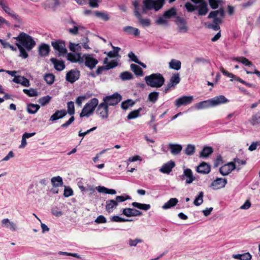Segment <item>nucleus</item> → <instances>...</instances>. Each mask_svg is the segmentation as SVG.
I'll return each instance as SVG.
<instances>
[{
  "label": "nucleus",
  "mask_w": 260,
  "mask_h": 260,
  "mask_svg": "<svg viewBox=\"0 0 260 260\" xmlns=\"http://www.w3.org/2000/svg\"><path fill=\"white\" fill-rule=\"evenodd\" d=\"M39 108V105L37 104H29L27 106V111L30 113L34 114L37 112Z\"/></svg>",
  "instance_id": "nucleus-56"
},
{
  "label": "nucleus",
  "mask_w": 260,
  "mask_h": 260,
  "mask_svg": "<svg viewBox=\"0 0 260 260\" xmlns=\"http://www.w3.org/2000/svg\"><path fill=\"white\" fill-rule=\"evenodd\" d=\"M226 183L227 180L226 179L217 178L216 180L212 182L211 187H212L213 189L217 190L224 187Z\"/></svg>",
  "instance_id": "nucleus-19"
},
{
  "label": "nucleus",
  "mask_w": 260,
  "mask_h": 260,
  "mask_svg": "<svg viewBox=\"0 0 260 260\" xmlns=\"http://www.w3.org/2000/svg\"><path fill=\"white\" fill-rule=\"evenodd\" d=\"M175 22L177 25L178 31L181 33H186L188 31V27L185 20L180 17L176 18Z\"/></svg>",
  "instance_id": "nucleus-15"
},
{
  "label": "nucleus",
  "mask_w": 260,
  "mask_h": 260,
  "mask_svg": "<svg viewBox=\"0 0 260 260\" xmlns=\"http://www.w3.org/2000/svg\"><path fill=\"white\" fill-rule=\"evenodd\" d=\"M236 169L235 164L233 162H230L221 166L219 169V172L222 175L226 176Z\"/></svg>",
  "instance_id": "nucleus-14"
},
{
  "label": "nucleus",
  "mask_w": 260,
  "mask_h": 260,
  "mask_svg": "<svg viewBox=\"0 0 260 260\" xmlns=\"http://www.w3.org/2000/svg\"><path fill=\"white\" fill-rule=\"evenodd\" d=\"M90 97V95L86 96L85 95H81L77 98L76 99V103L78 107H81L82 103L87 100L88 98Z\"/></svg>",
  "instance_id": "nucleus-54"
},
{
  "label": "nucleus",
  "mask_w": 260,
  "mask_h": 260,
  "mask_svg": "<svg viewBox=\"0 0 260 260\" xmlns=\"http://www.w3.org/2000/svg\"><path fill=\"white\" fill-rule=\"evenodd\" d=\"M96 189L99 192L110 194H115L116 193V191L115 189H109L104 186H99L96 187Z\"/></svg>",
  "instance_id": "nucleus-37"
},
{
  "label": "nucleus",
  "mask_w": 260,
  "mask_h": 260,
  "mask_svg": "<svg viewBox=\"0 0 260 260\" xmlns=\"http://www.w3.org/2000/svg\"><path fill=\"white\" fill-rule=\"evenodd\" d=\"M119 77L122 80L125 81L132 79L133 76L129 72H123L120 74Z\"/></svg>",
  "instance_id": "nucleus-49"
},
{
  "label": "nucleus",
  "mask_w": 260,
  "mask_h": 260,
  "mask_svg": "<svg viewBox=\"0 0 260 260\" xmlns=\"http://www.w3.org/2000/svg\"><path fill=\"white\" fill-rule=\"evenodd\" d=\"M121 100V96L117 93H114L110 96H106L104 98V102L100 104L98 107V110L100 111V113H108V105H115L119 103Z\"/></svg>",
  "instance_id": "nucleus-2"
},
{
  "label": "nucleus",
  "mask_w": 260,
  "mask_h": 260,
  "mask_svg": "<svg viewBox=\"0 0 260 260\" xmlns=\"http://www.w3.org/2000/svg\"><path fill=\"white\" fill-rule=\"evenodd\" d=\"M178 202V200L177 198H171L162 206V208L164 210L170 209L176 206Z\"/></svg>",
  "instance_id": "nucleus-34"
},
{
  "label": "nucleus",
  "mask_w": 260,
  "mask_h": 260,
  "mask_svg": "<svg viewBox=\"0 0 260 260\" xmlns=\"http://www.w3.org/2000/svg\"><path fill=\"white\" fill-rule=\"evenodd\" d=\"M1 225L3 228L8 229L12 232H16L18 230L16 223L9 218L3 219L1 221Z\"/></svg>",
  "instance_id": "nucleus-11"
},
{
  "label": "nucleus",
  "mask_w": 260,
  "mask_h": 260,
  "mask_svg": "<svg viewBox=\"0 0 260 260\" xmlns=\"http://www.w3.org/2000/svg\"><path fill=\"white\" fill-rule=\"evenodd\" d=\"M224 16V11L222 9H220L218 10L211 12L208 15V18H213V22L218 24L220 23L222 21V18Z\"/></svg>",
  "instance_id": "nucleus-9"
},
{
  "label": "nucleus",
  "mask_w": 260,
  "mask_h": 260,
  "mask_svg": "<svg viewBox=\"0 0 260 260\" xmlns=\"http://www.w3.org/2000/svg\"><path fill=\"white\" fill-rule=\"evenodd\" d=\"M133 4L135 7V15L138 19L139 23L143 26H149L150 25V20L149 19L142 18L139 12V3L135 1Z\"/></svg>",
  "instance_id": "nucleus-8"
},
{
  "label": "nucleus",
  "mask_w": 260,
  "mask_h": 260,
  "mask_svg": "<svg viewBox=\"0 0 260 260\" xmlns=\"http://www.w3.org/2000/svg\"><path fill=\"white\" fill-rule=\"evenodd\" d=\"M123 30L128 35H133L135 37H139L140 30L138 28L131 26H126L123 28Z\"/></svg>",
  "instance_id": "nucleus-29"
},
{
  "label": "nucleus",
  "mask_w": 260,
  "mask_h": 260,
  "mask_svg": "<svg viewBox=\"0 0 260 260\" xmlns=\"http://www.w3.org/2000/svg\"><path fill=\"white\" fill-rule=\"evenodd\" d=\"M175 164L174 161L170 160L163 165L160 168L159 171L163 173L169 174L172 171V169L175 167Z\"/></svg>",
  "instance_id": "nucleus-23"
},
{
  "label": "nucleus",
  "mask_w": 260,
  "mask_h": 260,
  "mask_svg": "<svg viewBox=\"0 0 260 260\" xmlns=\"http://www.w3.org/2000/svg\"><path fill=\"white\" fill-rule=\"evenodd\" d=\"M213 152V149L211 147H204L200 153L201 157H207Z\"/></svg>",
  "instance_id": "nucleus-39"
},
{
  "label": "nucleus",
  "mask_w": 260,
  "mask_h": 260,
  "mask_svg": "<svg viewBox=\"0 0 260 260\" xmlns=\"http://www.w3.org/2000/svg\"><path fill=\"white\" fill-rule=\"evenodd\" d=\"M177 14L176 9L175 8H172L169 10L166 11L164 13V15L169 20Z\"/></svg>",
  "instance_id": "nucleus-44"
},
{
  "label": "nucleus",
  "mask_w": 260,
  "mask_h": 260,
  "mask_svg": "<svg viewBox=\"0 0 260 260\" xmlns=\"http://www.w3.org/2000/svg\"><path fill=\"white\" fill-rule=\"evenodd\" d=\"M212 107H215L220 104L226 103L228 100L222 95L216 96L210 99Z\"/></svg>",
  "instance_id": "nucleus-21"
},
{
  "label": "nucleus",
  "mask_w": 260,
  "mask_h": 260,
  "mask_svg": "<svg viewBox=\"0 0 260 260\" xmlns=\"http://www.w3.org/2000/svg\"><path fill=\"white\" fill-rule=\"evenodd\" d=\"M55 77L52 74H47L44 76V80L48 84H52L54 81Z\"/></svg>",
  "instance_id": "nucleus-57"
},
{
  "label": "nucleus",
  "mask_w": 260,
  "mask_h": 260,
  "mask_svg": "<svg viewBox=\"0 0 260 260\" xmlns=\"http://www.w3.org/2000/svg\"><path fill=\"white\" fill-rule=\"evenodd\" d=\"M67 59L72 62L82 63V56L80 53H69L67 55Z\"/></svg>",
  "instance_id": "nucleus-24"
},
{
  "label": "nucleus",
  "mask_w": 260,
  "mask_h": 260,
  "mask_svg": "<svg viewBox=\"0 0 260 260\" xmlns=\"http://www.w3.org/2000/svg\"><path fill=\"white\" fill-rule=\"evenodd\" d=\"M131 69L137 76H142L143 75L142 69L137 64H132Z\"/></svg>",
  "instance_id": "nucleus-43"
},
{
  "label": "nucleus",
  "mask_w": 260,
  "mask_h": 260,
  "mask_svg": "<svg viewBox=\"0 0 260 260\" xmlns=\"http://www.w3.org/2000/svg\"><path fill=\"white\" fill-rule=\"evenodd\" d=\"M197 171L199 173L207 174L210 172V167L207 163L203 162L197 167Z\"/></svg>",
  "instance_id": "nucleus-27"
},
{
  "label": "nucleus",
  "mask_w": 260,
  "mask_h": 260,
  "mask_svg": "<svg viewBox=\"0 0 260 260\" xmlns=\"http://www.w3.org/2000/svg\"><path fill=\"white\" fill-rule=\"evenodd\" d=\"M14 38L28 51L30 50L36 45V42L33 38L24 32H21L18 36Z\"/></svg>",
  "instance_id": "nucleus-5"
},
{
  "label": "nucleus",
  "mask_w": 260,
  "mask_h": 260,
  "mask_svg": "<svg viewBox=\"0 0 260 260\" xmlns=\"http://www.w3.org/2000/svg\"><path fill=\"white\" fill-rule=\"evenodd\" d=\"M180 81V76L178 73L172 74L166 87L164 89V92H167L171 88L174 87Z\"/></svg>",
  "instance_id": "nucleus-12"
},
{
  "label": "nucleus",
  "mask_w": 260,
  "mask_h": 260,
  "mask_svg": "<svg viewBox=\"0 0 260 260\" xmlns=\"http://www.w3.org/2000/svg\"><path fill=\"white\" fill-rule=\"evenodd\" d=\"M134 102L131 100H127L123 102L121 104V108L124 110H126L134 105Z\"/></svg>",
  "instance_id": "nucleus-52"
},
{
  "label": "nucleus",
  "mask_w": 260,
  "mask_h": 260,
  "mask_svg": "<svg viewBox=\"0 0 260 260\" xmlns=\"http://www.w3.org/2000/svg\"><path fill=\"white\" fill-rule=\"evenodd\" d=\"M203 195L204 193L203 191H201L199 192L198 197L196 198L194 200L193 204L196 206H200L203 202Z\"/></svg>",
  "instance_id": "nucleus-51"
},
{
  "label": "nucleus",
  "mask_w": 260,
  "mask_h": 260,
  "mask_svg": "<svg viewBox=\"0 0 260 260\" xmlns=\"http://www.w3.org/2000/svg\"><path fill=\"white\" fill-rule=\"evenodd\" d=\"M49 50L50 47L49 45L47 44H43L39 47V54L41 56H46L49 53Z\"/></svg>",
  "instance_id": "nucleus-40"
},
{
  "label": "nucleus",
  "mask_w": 260,
  "mask_h": 260,
  "mask_svg": "<svg viewBox=\"0 0 260 260\" xmlns=\"http://www.w3.org/2000/svg\"><path fill=\"white\" fill-rule=\"evenodd\" d=\"M50 61L53 64L54 68L57 71H61L65 68L64 62L62 60L51 58Z\"/></svg>",
  "instance_id": "nucleus-28"
},
{
  "label": "nucleus",
  "mask_w": 260,
  "mask_h": 260,
  "mask_svg": "<svg viewBox=\"0 0 260 260\" xmlns=\"http://www.w3.org/2000/svg\"><path fill=\"white\" fill-rule=\"evenodd\" d=\"M169 67L170 69L178 71L181 69V62L180 60L172 59L169 63Z\"/></svg>",
  "instance_id": "nucleus-35"
},
{
  "label": "nucleus",
  "mask_w": 260,
  "mask_h": 260,
  "mask_svg": "<svg viewBox=\"0 0 260 260\" xmlns=\"http://www.w3.org/2000/svg\"><path fill=\"white\" fill-rule=\"evenodd\" d=\"M52 45L53 48L58 52L59 56L66 54L67 50L63 42H52Z\"/></svg>",
  "instance_id": "nucleus-17"
},
{
  "label": "nucleus",
  "mask_w": 260,
  "mask_h": 260,
  "mask_svg": "<svg viewBox=\"0 0 260 260\" xmlns=\"http://www.w3.org/2000/svg\"><path fill=\"white\" fill-rule=\"evenodd\" d=\"M251 123L253 125H256L260 123V116L259 115H253L251 120Z\"/></svg>",
  "instance_id": "nucleus-64"
},
{
  "label": "nucleus",
  "mask_w": 260,
  "mask_h": 260,
  "mask_svg": "<svg viewBox=\"0 0 260 260\" xmlns=\"http://www.w3.org/2000/svg\"><path fill=\"white\" fill-rule=\"evenodd\" d=\"M122 213L123 215L128 217L140 216L142 214V212L139 210L130 208L123 209L122 210Z\"/></svg>",
  "instance_id": "nucleus-16"
},
{
  "label": "nucleus",
  "mask_w": 260,
  "mask_h": 260,
  "mask_svg": "<svg viewBox=\"0 0 260 260\" xmlns=\"http://www.w3.org/2000/svg\"><path fill=\"white\" fill-rule=\"evenodd\" d=\"M73 194V191L71 188L68 186H64L63 196L65 197H69L72 196Z\"/></svg>",
  "instance_id": "nucleus-62"
},
{
  "label": "nucleus",
  "mask_w": 260,
  "mask_h": 260,
  "mask_svg": "<svg viewBox=\"0 0 260 260\" xmlns=\"http://www.w3.org/2000/svg\"><path fill=\"white\" fill-rule=\"evenodd\" d=\"M94 15L98 18H99L100 19L104 21H108L109 20V15L107 14L104 12L96 11L95 12Z\"/></svg>",
  "instance_id": "nucleus-50"
},
{
  "label": "nucleus",
  "mask_w": 260,
  "mask_h": 260,
  "mask_svg": "<svg viewBox=\"0 0 260 260\" xmlns=\"http://www.w3.org/2000/svg\"><path fill=\"white\" fill-rule=\"evenodd\" d=\"M99 101L96 98L92 99L83 107L81 114H91L98 105Z\"/></svg>",
  "instance_id": "nucleus-7"
},
{
  "label": "nucleus",
  "mask_w": 260,
  "mask_h": 260,
  "mask_svg": "<svg viewBox=\"0 0 260 260\" xmlns=\"http://www.w3.org/2000/svg\"><path fill=\"white\" fill-rule=\"evenodd\" d=\"M16 45L20 51L19 56L22 57L23 58H26L28 57V54L25 49L20 44L16 43Z\"/></svg>",
  "instance_id": "nucleus-53"
},
{
  "label": "nucleus",
  "mask_w": 260,
  "mask_h": 260,
  "mask_svg": "<svg viewBox=\"0 0 260 260\" xmlns=\"http://www.w3.org/2000/svg\"><path fill=\"white\" fill-rule=\"evenodd\" d=\"M82 63L90 69H93L98 63V59L94 57L92 54L85 53L82 55Z\"/></svg>",
  "instance_id": "nucleus-6"
},
{
  "label": "nucleus",
  "mask_w": 260,
  "mask_h": 260,
  "mask_svg": "<svg viewBox=\"0 0 260 260\" xmlns=\"http://www.w3.org/2000/svg\"><path fill=\"white\" fill-rule=\"evenodd\" d=\"M131 199V196L127 194L117 196H116L115 200H109L106 202L105 209L108 213H111L117 208L119 203L123 202L126 200Z\"/></svg>",
  "instance_id": "nucleus-4"
},
{
  "label": "nucleus",
  "mask_w": 260,
  "mask_h": 260,
  "mask_svg": "<svg viewBox=\"0 0 260 260\" xmlns=\"http://www.w3.org/2000/svg\"><path fill=\"white\" fill-rule=\"evenodd\" d=\"M69 48L71 51L75 52L81 51V46L79 43L70 42L69 45Z\"/></svg>",
  "instance_id": "nucleus-47"
},
{
  "label": "nucleus",
  "mask_w": 260,
  "mask_h": 260,
  "mask_svg": "<svg viewBox=\"0 0 260 260\" xmlns=\"http://www.w3.org/2000/svg\"><path fill=\"white\" fill-rule=\"evenodd\" d=\"M23 91L29 96H35L38 95L37 91L33 88H30L28 89H24Z\"/></svg>",
  "instance_id": "nucleus-58"
},
{
  "label": "nucleus",
  "mask_w": 260,
  "mask_h": 260,
  "mask_svg": "<svg viewBox=\"0 0 260 260\" xmlns=\"http://www.w3.org/2000/svg\"><path fill=\"white\" fill-rule=\"evenodd\" d=\"M59 4V0H46L41 6L45 10H54Z\"/></svg>",
  "instance_id": "nucleus-18"
},
{
  "label": "nucleus",
  "mask_w": 260,
  "mask_h": 260,
  "mask_svg": "<svg viewBox=\"0 0 260 260\" xmlns=\"http://www.w3.org/2000/svg\"><path fill=\"white\" fill-rule=\"evenodd\" d=\"M89 42V39L86 37H84L82 39L81 42H80V44L81 45V46H82L84 49L89 50L90 49V47L88 45Z\"/></svg>",
  "instance_id": "nucleus-60"
},
{
  "label": "nucleus",
  "mask_w": 260,
  "mask_h": 260,
  "mask_svg": "<svg viewBox=\"0 0 260 260\" xmlns=\"http://www.w3.org/2000/svg\"><path fill=\"white\" fill-rule=\"evenodd\" d=\"M166 0H144L142 6V13L146 14L149 10L158 11L165 3Z\"/></svg>",
  "instance_id": "nucleus-3"
},
{
  "label": "nucleus",
  "mask_w": 260,
  "mask_h": 260,
  "mask_svg": "<svg viewBox=\"0 0 260 260\" xmlns=\"http://www.w3.org/2000/svg\"><path fill=\"white\" fill-rule=\"evenodd\" d=\"M80 76V72L77 70H71L66 75V79L70 83H74Z\"/></svg>",
  "instance_id": "nucleus-22"
},
{
  "label": "nucleus",
  "mask_w": 260,
  "mask_h": 260,
  "mask_svg": "<svg viewBox=\"0 0 260 260\" xmlns=\"http://www.w3.org/2000/svg\"><path fill=\"white\" fill-rule=\"evenodd\" d=\"M180 177L182 180H185L186 184H190L196 179L191 170L190 169H184L183 173Z\"/></svg>",
  "instance_id": "nucleus-13"
},
{
  "label": "nucleus",
  "mask_w": 260,
  "mask_h": 260,
  "mask_svg": "<svg viewBox=\"0 0 260 260\" xmlns=\"http://www.w3.org/2000/svg\"><path fill=\"white\" fill-rule=\"evenodd\" d=\"M132 205L134 207H136L144 211H147L151 208V206L149 204H142L138 202H133L132 203Z\"/></svg>",
  "instance_id": "nucleus-41"
},
{
  "label": "nucleus",
  "mask_w": 260,
  "mask_h": 260,
  "mask_svg": "<svg viewBox=\"0 0 260 260\" xmlns=\"http://www.w3.org/2000/svg\"><path fill=\"white\" fill-rule=\"evenodd\" d=\"M232 257L239 260H250L252 256L250 253L246 252L243 254H233Z\"/></svg>",
  "instance_id": "nucleus-33"
},
{
  "label": "nucleus",
  "mask_w": 260,
  "mask_h": 260,
  "mask_svg": "<svg viewBox=\"0 0 260 260\" xmlns=\"http://www.w3.org/2000/svg\"><path fill=\"white\" fill-rule=\"evenodd\" d=\"M197 9H198L199 15L201 16L205 15L208 11L207 4L204 1L200 3L197 6Z\"/></svg>",
  "instance_id": "nucleus-30"
},
{
  "label": "nucleus",
  "mask_w": 260,
  "mask_h": 260,
  "mask_svg": "<svg viewBox=\"0 0 260 260\" xmlns=\"http://www.w3.org/2000/svg\"><path fill=\"white\" fill-rule=\"evenodd\" d=\"M185 153L187 155H192L195 151V146L193 145L188 144L184 150Z\"/></svg>",
  "instance_id": "nucleus-55"
},
{
  "label": "nucleus",
  "mask_w": 260,
  "mask_h": 260,
  "mask_svg": "<svg viewBox=\"0 0 260 260\" xmlns=\"http://www.w3.org/2000/svg\"><path fill=\"white\" fill-rule=\"evenodd\" d=\"M168 147L171 153L174 155H178L182 149V146L180 144L170 143Z\"/></svg>",
  "instance_id": "nucleus-26"
},
{
  "label": "nucleus",
  "mask_w": 260,
  "mask_h": 260,
  "mask_svg": "<svg viewBox=\"0 0 260 260\" xmlns=\"http://www.w3.org/2000/svg\"><path fill=\"white\" fill-rule=\"evenodd\" d=\"M113 50L111 51H110L108 53L105 52V54H106L108 58H119L120 56L118 54L119 51L120 50V48L119 47H113Z\"/></svg>",
  "instance_id": "nucleus-36"
},
{
  "label": "nucleus",
  "mask_w": 260,
  "mask_h": 260,
  "mask_svg": "<svg viewBox=\"0 0 260 260\" xmlns=\"http://www.w3.org/2000/svg\"><path fill=\"white\" fill-rule=\"evenodd\" d=\"M144 80L148 86L156 88L161 87L165 82V78L160 73H154L146 76Z\"/></svg>",
  "instance_id": "nucleus-1"
},
{
  "label": "nucleus",
  "mask_w": 260,
  "mask_h": 260,
  "mask_svg": "<svg viewBox=\"0 0 260 260\" xmlns=\"http://www.w3.org/2000/svg\"><path fill=\"white\" fill-rule=\"evenodd\" d=\"M196 106L199 109L212 107L210 99L200 102L197 104Z\"/></svg>",
  "instance_id": "nucleus-42"
},
{
  "label": "nucleus",
  "mask_w": 260,
  "mask_h": 260,
  "mask_svg": "<svg viewBox=\"0 0 260 260\" xmlns=\"http://www.w3.org/2000/svg\"><path fill=\"white\" fill-rule=\"evenodd\" d=\"M155 23L157 25L166 26L168 25L169 21L168 19L163 15L161 16L158 17V18L155 20Z\"/></svg>",
  "instance_id": "nucleus-45"
},
{
  "label": "nucleus",
  "mask_w": 260,
  "mask_h": 260,
  "mask_svg": "<svg viewBox=\"0 0 260 260\" xmlns=\"http://www.w3.org/2000/svg\"><path fill=\"white\" fill-rule=\"evenodd\" d=\"M260 146V141L253 142L248 147V150L253 151L256 150L258 146Z\"/></svg>",
  "instance_id": "nucleus-63"
},
{
  "label": "nucleus",
  "mask_w": 260,
  "mask_h": 260,
  "mask_svg": "<svg viewBox=\"0 0 260 260\" xmlns=\"http://www.w3.org/2000/svg\"><path fill=\"white\" fill-rule=\"evenodd\" d=\"M193 101L192 96H183L177 99L175 101V105L177 107L190 104Z\"/></svg>",
  "instance_id": "nucleus-20"
},
{
  "label": "nucleus",
  "mask_w": 260,
  "mask_h": 260,
  "mask_svg": "<svg viewBox=\"0 0 260 260\" xmlns=\"http://www.w3.org/2000/svg\"><path fill=\"white\" fill-rule=\"evenodd\" d=\"M159 92L156 91H153L150 92L148 94V100L149 102L154 103L158 99Z\"/></svg>",
  "instance_id": "nucleus-48"
},
{
  "label": "nucleus",
  "mask_w": 260,
  "mask_h": 260,
  "mask_svg": "<svg viewBox=\"0 0 260 260\" xmlns=\"http://www.w3.org/2000/svg\"><path fill=\"white\" fill-rule=\"evenodd\" d=\"M104 63L105 64V69L109 70L116 67L118 65L117 58L109 61V58L107 57L104 59Z\"/></svg>",
  "instance_id": "nucleus-31"
},
{
  "label": "nucleus",
  "mask_w": 260,
  "mask_h": 260,
  "mask_svg": "<svg viewBox=\"0 0 260 260\" xmlns=\"http://www.w3.org/2000/svg\"><path fill=\"white\" fill-rule=\"evenodd\" d=\"M51 182L53 187L61 186L63 184L62 179L59 176L52 177Z\"/></svg>",
  "instance_id": "nucleus-38"
},
{
  "label": "nucleus",
  "mask_w": 260,
  "mask_h": 260,
  "mask_svg": "<svg viewBox=\"0 0 260 260\" xmlns=\"http://www.w3.org/2000/svg\"><path fill=\"white\" fill-rule=\"evenodd\" d=\"M36 133H25L22 137L21 144L19 145V148L20 149L24 148L27 145L26 139L35 136Z\"/></svg>",
  "instance_id": "nucleus-32"
},
{
  "label": "nucleus",
  "mask_w": 260,
  "mask_h": 260,
  "mask_svg": "<svg viewBox=\"0 0 260 260\" xmlns=\"http://www.w3.org/2000/svg\"><path fill=\"white\" fill-rule=\"evenodd\" d=\"M0 7L6 13L11 16L13 18L17 20H19V16L9 7L7 2L5 0H0Z\"/></svg>",
  "instance_id": "nucleus-10"
},
{
  "label": "nucleus",
  "mask_w": 260,
  "mask_h": 260,
  "mask_svg": "<svg viewBox=\"0 0 260 260\" xmlns=\"http://www.w3.org/2000/svg\"><path fill=\"white\" fill-rule=\"evenodd\" d=\"M234 60L240 62L246 66H252V63L248 59L244 57H236L233 59Z\"/></svg>",
  "instance_id": "nucleus-46"
},
{
  "label": "nucleus",
  "mask_w": 260,
  "mask_h": 260,
  "mask_svg": "<svg viewBox=\"0 0 260 260\" xmlns=\"http://www.w3.org/2000/svg\"><path fill=\"white\" fill-rule=\"evenodd\" d=\"M111 220L112 221H114V222H120L129 221H131V220H129L128 219L123 218H122L117 215H115V216H112L111 218Z\"/></svg>",
  "instance_id": "nucleus-59"
},
{
  "label": "nucleus",
  "mask_w": 260,
  "mask_h": 260,
  "mask_svg": "<svg viewBox=\"0 0 260 260\" xmlns=\"http://www.w3.org/2000/svg\"><path fill=\"white\" fill-rule=\"evenodd\" d=\"M12 81L16 83L20 84L24 87H29L30 86L29 81L23 76H15L12 80Z\"/></svg>",
  "instance_id": "nucleus-25"
},
{
  "label": "nucleus",
  "mask_w": 260,
  "mask_h": 260,
  "mask_svg": "<svg viewBox=\"0 0 260 260\" xmlns=\"http://www.w3.org/2000/svg\"><path fill=\"white\" fill-rule=\"evenodd\" d=\"M68 114H74L75 106L73 102H69L67 104Z\"/></svg>",
  "instance_id": "nucleus-61"
}]
</instances>
